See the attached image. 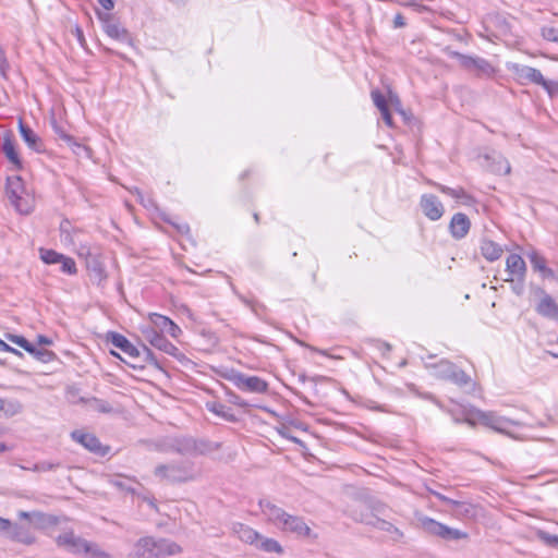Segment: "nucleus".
Masks as SVG:
<instances>
[{
	"mask_svg": "<svg viewBox=\"0 0 558 558\" xmlns=\"http://www.w3.org/2000/svg\"><path fill=\"white\" fill-rule=\"evenodd\" d=\"M150 320L151 323L157 327L159 328L162 332H165V330L167 329V327L169 325H171V319L166 317V316H162L160 314H153L150 316Z\"/></svg>",
	"mask_w": 558,
	"mask_h": 558,
	"instance_id": "nucleus-42",
	"label": "nucleus"
},
{
	"mask_svg": "<svg viewBox=\"0 0 558 558\" xmlns=\"http://www.w3.org/2000/svg\"><path fill=\"white\" fill-rule=\"evenodd\" d=\"M37 341L39 344H45V345L51 344V340L49 338H47L46 336H41V335L37 337Z\"/></svg>",
	"mask_w": 558,
	"mask_h": 558,
	"instance_id": "nucleus-63",
	"label": "nucleus"
},
{
	"mask_svg": "<svg viewBox=\"0 0 558 558\" xmlns=\"http://www.w3.org/2000/svg\"><path fill=\"white\" fill-rule=\"evenodd\" d=\"M8 62L4 58H1L0 59V72L2 74V76H5V71H7V68H8Z\"/></svg>",
	"mask_w": 558,
	"mask_h": 558,
	"instance_id": "nucleus-62",
	"label": "nucleus"
},
{
	"mask_svg": "<svg viewBox=\"0 0 558 558\" xmlns=\"http://www.w3.org/2000/svg\"><path fill=\"white\" fill-rule=\"evenodd\" d=\"M231 379L242 391L254 393H265L268 391V383L257 376H247L242 373H236Z\"/></svg>",
	"mask_w": 558,
	"mask_h": 558,
	"instance_id": "nucleus-9",
	"label": "nucleus"
},
{
	"mask_svg": "<svg viewBox=\"0 0 558 558\" xmlns=\"http://www.w3.org/2000/svg\"><path fill=\"white\" fill-rule=\"evenodd\" d=\"M40 258L46 264H59L63 259V254L53 250L40 248Z\"/></svg>",
	"mask_w": 558,
	"mask_h": 558,
	"instance_id": "nucleus-40",
	"label": "nucleus"
},
{
	"mask_svg": "<svg viewBox=\"0 0 558 558\" xmlns=\"http://www.w3.org/2000/svg\"><path fill=\"white\" fill-rule=\"evenodd\" d=\"M471 222L465 214L458 213L451 218L449 230L452 238L457 240L463 239L470 230Z\"/></svg>",
	"mask_w": 558,
	"mask_h": 558,
	"instance_id": "nucleus-17",
	"label": "nucleus"
},
{
	"mask_svg": "<svg viewBox=\"0 0 558 558\" xmlns=\"http://www.w3.org/2000/svg\"><path fill=\"white\" fill-rule=\"evenodd\" d=\"M255 546L266 553H283L282 546L279 544V542H277L274 538L263 537L262 535L260 539L257 542Z\"/></svg>",
	"mask_w": 558,
	"mask_h": 558,
	"instance_id": "nucleus-34",
	"label": "nucleus"
},
{
	"mask_svg": "<svg viewBox=\"0 0 558 558\" xmlns=\"http://www.w3.org/2000/svg\"><path fill=\"white\" fill-rule=\"evenodd\" d=\"M165 332H168L172 337H177L179 332H181L180 328L171 320V325L167 327Z\"/></svg>",
	"mask_w": 558,
	"mask_h": 558,
	"instance_id": "nucleus-58",
	"label": "nucleus"
},
{
	"mask_svg": "<svg viewBox=\"0 0 558 558\" xmlns=\"http://www.w3.org/2000/svg\"><path fill=\"white\" fill-rule=\"evenodd\" d=\"M52 128H53V131L54 133L61 138L63 140L65 143H68L69 145L73 144L74 143V138L66 134L63 129L61 126H59L57 124V122L53 120L52 121Z\"/></svg>",
	"mask_w": 558,
	"mask_h": 558,
	"instance_id": "nucleus-47",
	"label": "nucleus"
},
{
	"mask_svg": "<svg viewBox=\"0 0 558 558\" xmlns=\"http://www.w3.org/2000/svg\"><path fill=\"white\" fill-rule=\"evenodd\" d=\"M92 408L100 413H110L112 411V407L107 401L96 398L92 400Z\"/></svg>",
	"mask_w": 558,
	"mask_h": 558,
	"instance_id": "nucleus-46",
	"label": "nucleus"
},
{
	"mask_svg": "<svg viewBox=\"0 0 558 558\" xmlns=\"http://www.w3.org/2000/svg\"><path fill=\"white\" fill-rule=\"evenodd\" d=\"M542 36L546 40L558 43V25L542 27Z\"/></svg>",
	"mask_w": 558,
	"mask_h": 558,
	"instance_id": "nucleus-44",
	"label": "nucleus"
},
{
	"mask_svg": "<svg viewBox=\"0 0 558 558\" xmlns=\"http://www.w3.org/2000/svg\"><path fill=\"white\" fill-rule=\"evenodd\" d=\"M58 546L65 548L73 554H82L87 541L74 535L73 532H65L56 539Z\"/></svg>",
	"mask_w": 558,
	"mask_h": 558,
	"instance_id": "nucleus-16",
	"label": "nucleus"
},
{
	"mask_svg": "<svg viewBox=\"0 0 558 558\" xmlns=\"http://www.w3.org/2000/svg\"><path fill=\"white\" fill-rule=\"evenodd\" d=\"M12 527V522L9 519L0 517V533L8 534V531Z\"/></svg>",
	"mask_w": 558,
	"mask_h": 558,
	"instance_id": "nucleus-53",
	"label": "nucleus"
},
{
	"mask_svg": "<svg viewBox=\"0 0 558 558\" xmlns=\"http://www.w3.org/2000/svg\"><path fill=\"white\" fill-rule=\"evenodd\" d=\"M477 418L485 426L502 434H507V428L512 424V421L498 416L494 412L478 411Z\"/></svg>",
	"mask_w": 558,
	"mask_h": 558,
	"instance_id": "nucleus-13",
	"label": "nucleus"
},
{
	"mask_svg": "<svg viewBox=\"0 0 558 558\" xmlns=\"http://www.w3.org/2000/svg\"><path fill=\"white\" fill-rule=\"evenodd\" d=\"M181 553V547L166 538L155 539L153 546V558H165L167 556H173Z\"/></svg>",
	"mask_w": 558,
	"mask_h": 558,
	"instance_id": "nucleus-18",
	"label": "nucleus"
},
{
	"mask_svg": "<svg viewBox=\"0 0 558 558\" xmlns=\"http://www.w3.org/2000/svg\"><path fill=\"white\" fill-rule=\"evenodd\" d=\"M515 281H517V283L513 286V290L519 295L523 291V281H518V280H515Z\"/></svg>",
	"mask_w": 558,
	"mask_h": 558,
	"instance_id": "nucleus-64",
	"label": "nucleus"
},
{
	"mask_svg": "<svg viewBox=\"0 0 558 558\" xmlns=\"http://www.w3.org/2000/svg\"><path fill=\"white\" fill-rule=\"evenodd\" d=\"M441 192L449 194L451 197L460 201L464 205H470L473 202V198L462 189V187H446L439 186Z\"/></svg>",
	"mask_w": 558,
	"mask_h": 558,
	"instance_id": "nucleus-35",
	"label": "nucleus"
},
{
	"mask_svg": "<svg viewBox=\"0 0 558 558\" xmlns=\"http://www.w3.org/2000/svg\"><path fill=\"white\" fill-rule=\"evenodd\" d=\"M259 507L267 521L280 531L292 533L298 537L311 536L312 530L303 518L290 514L268 500H259Z\"/></svg>",
	"mask_w": 558,
	"mask_h": 558,
	"instance_id": "nucleus-1",
	"label": "nucleus"
},
{
	"mask_svg": "<svg viewBox=\"0 0 558 558\" xmlns=\"http://www.w3.org/2000/svg\"><path fill=\"white\" fill-rule=\"evenodd\" d=\"M420 207L423 214L432 221L439 220L445 213L444 205L433 194H423L420 199Z\"/></svg>",
	"mask_w": 558,
	"mask_h": 558,
	"instance_id": "nucleus-10",
	"label": "nucleus"
},
{
	"mask_svg": "<svg viewBox=\"0 0 558 558\" xmlns=\"http://www.w3.org/2000/svg\"><path fill=\"white\" fill-rule=\"evenodd\" d=\"M448 380L462 387V386H466L468 384H470L471 377L464 371L454 366Z\"/></svg>",
	"mask_w": 558,
	"mask_h": 558,
	"instance_id": "nucleus-38",
	"label": "nucleus"
},
{
	"mask_svg": "<svg viewBox=\"0 0 558 558\" xmlns=\"http://www.w3.org/2000/svg\"><path fill=\"white\" fill-rule=\"evenodd\" d=\"M166 221L171 223L182 234L189 233V231H190V227L185 222L175 223V222L171 221L170 219H166Z\"/></svg>",
	"mask_w": 558,
	"mask_h": 558,
	"instance_id": "nucleus-52",
	"label": "nucleus"
},
{
	"mask_svg": "<svg viewBox=\"0 0 558 558\" xmlns=\"http://www.w3.org/2000/svg\"><path fill=\"white\" fill-rule=\"evenodd\" d=\"M506 272L508 278L505 281H524L526 265L519 254H510L506 259Z\"/></svg>",
	"mask_w": 558,
	"mask_h": 558,
	"instance_id": "nucleus-11",
	"label": "nucleus"
},
{
	"mask_svg": "<svg viewBox=\"0 0 558 558\" xmlns=\"http://www.w3.org/2000/svg\"><path fill=\"white\" fill-rule=\"evenodd\" d=\"M542 87L548 93L550 97L558 95V82L544 80Z\"/></svg>",
	"mask_w": 558,
	"mask_h": 558,
	"instance_id": "nucleus-48",
	"label": "nucleus"
},
{
	"mask_svg": "<svg viewBox=\"0 0 558 558\" xmlns=\"http://www.w3.org/2000/svg\"><path fill=\"white\" fill-rule=\"evenodd\" d=\"M9 340L23 348L24 350H29L31 342L22 336L11 335Z\"/></svg>",
	"mask_w": 558,
	"mask_h": 558,
	"instance_id": "nucleus-49",
	"label": "nucleus"
},
{
	"mask_svg": "<svg viewBox=\"0 0 558 558\" xmlns=\"http://www.w3.org/2000/svg\"><path fill=\"white\" fill-rule=\"evenodd\" d=\"M206 407L210 412L228 422L236 421V416L232 413L231 409L221 402H208Z\"/></svg>",
	"mask_w": 558,
	"mask_h": 558,
	"instance_id": "nucleus-33",
	"label": "nucleus"
},
{
	"mask_svg": "<svg viewBox=\"0 0 558 558\" xmlns=\"http://www.w3.org/2000/svg\"><path fill=\"white\" fill-rule=\"evenodd\" d=\"M0 351H3V352H12L14 354H19L21 355V352L17 351L16 349L10 347L9 344H7L3 340L0 339Z\"/></svg>",
	"mask_w": 558,
	"mask_h": 558,
	"instance_id": "nucleus-57",
	"label": "nucleus"
},
{
	"mask_svg": "<svg viewBox=\"0 0 558 558\" xmlns=\"http://www.w3.org/2000/svg\"><path fill=\"white\" fill-rule=\"evenodd\" d=\"M380 113H381V117H383V120L385 121V123L389 128H392L393 126V121H392V116H391V112H390L389 108L385 109L384 111H380Z\"/></svg>",
	"mask_w": 558,
	"mask_h": 558,
	"instance_id": "nucleus-54",
	"label": "nucleus"
},
{
	"mask_svg": "<svg viewBox=\"0 0 558 558\" xmlns=\"http://www.w3.org/2000/svg\"><path fill=\"white\" fill-rule=\"evenodd\" d=\"M444 52L450 58L458 59L463 69L472 71L476 75H490L494 72L489 62L483 58L465 56L452 50L450 47H446Z\"/></svg>",
	"mask_w": 558,
	"mask_h": 558,
	"instance_id": "nucleus-6",
	"label": "nucleus"
},
{
	"mask_svg": "<svg viewBox=\"0 0 558 558\" xmlns=\"http://www.w3.org/2000/svg\"><path fill=\"white\" fill-rule=\"evenodd\" d=\"M97 15L102 23L105 33L112 39L121 43L132 44V37L126 28L119 21L114 20L110 14L97 11Z\"/></svg>",
	"mask_w": 558,
	"mask_h": 558,
	"instance_id": "nucleus-7",
	"label": "nucleus"
},
{
	"mask_svg": "<svg viewBox=\"0 0 558 558\" xmlns=\"http://www.w3.org/2000/svg\"><path fill=\"white\" fill-rule=\"evenodd\" d=\"M481 253L489 262H495L502 255V247L492 240L484 239L481 242Z\"/></svg>",
	"mask_w": 558,
	"mask_h": 558,
	"instance_id": "nucleus-28",
	"label": "nucleus"
},
{
	"mask_svg": "<svg viewBox=\"0 0 558 558\" xmlns=\"http://www.w3.org/2000/svg\"><path fill=\"white\" fill-rule=\"evenodd\" d=\"M5 194L20 214L27 215L33 210L34 196L23 177H7Z\"/></svg>",
	"mask_w": 558,
	"mask_h": 558,
	"instance_id": "nucleus-3",
	"label": "nucleus"
},
{
	"mask_svg": "<svg viewBox=\"0 0 558 558\" xmlns=\"http://www.w3.org/2000/svg\"><path fill=\"white\" fill-rule=\"evenodd\" d=\"M153 537H143L134 545L133 555L138 558H153Z\"/></svg>",
	"mask_w": 558,
	"mask_h": 558,
	"instance_id": "nucleus-30",
	"label": "nucleus"
},
{
	"mask_svg": "<svg viewBox=\"0 0 558 558\" xmlns=\"http://www.w3.org/2000/svg\"><path fill=\"white\" fill-rule=\"evenodd\" d=\"M98 2L107 11H110L114 8L113 0H98Z\"/></svg>",
	"mask_w": 558,
	"mask_h": 558,
	"instance_id": "nucleus-59",
	"label": "nucleus"
},
{
	"mask_svg": "<svg viewBox=\"0 0 558 558\" xmlns=\"http://www.w3.org/2000/svg\"><path fill=\"white\" fill-rule=\"evenodd\" d=\"M33 523L38 527H45L57 523V518L53 515L45 514L39 511H34Z\"/></svg>",
	"mask_w": 558,
	"mask_h": 558,
	"instance_id": "nucleus-39",
	"label": "nucleus"
},
{
	"mask_svg": "<svg viewBox=\"0 0 558 558\" xmlns=\"http://www.w3.org/2000/svg\"><path fill=\"white\" fill-rule=\"evenodd\" d=\"M154 475L161 482L177 484L196 480L199 476V471L195 468L194 462L183 460L158 464L154 470Z\"/></svg>",
	"mask_w": 558,
	"mask_h": 558,
	"instance_id": "nucleus-2",
	"label": "nucleus"
},
{
	"mask_svg": "<svg viewBox=\"0 0 558 558\" xmlns=\"http://www.w3.org/2000/svg\"><path fill=\"white\" fill-rule=\"evenodd\" d=\"M112 484L120 488V489H125V490H130V492H133V489L129 488L125 486V484L122 482V481H119V480H116V481H112Z\"/></svg>",
	"mask_w": 558,
	"mask_h": 558,
	"instance_id": "nucleus-61",
	"label": "nucleus"
},
{
	"mask_svg": "<svg viewBox=\"0 0 558 558\" xmlns=\"http://www.w3.org/2000/svg\"><path fill=\"white\" fill-rule=\"evenodd\" d=\"M366 524L372 525L380 531L391 534L392 539L396 542L400 541L403 537L402 531H400L392 523H390L384 519L374 518L372 520L366 521Z\"/></svg>",
	"mask_w": 558,
	"mask_h": 558,
	"instance_id": "nucleus-27",
	"label": "nucleus"
},
{
	"mask_svg": "<svg viewBox=\"0 0 558 558\" xmlns=\"http://www.w3.org/2000/svg\"><path fill=\"white\" fill-rule=\"evenodd\" d=\"M536 312L544 317L558 322V305L549 294L544 293L536 306Z\"/></svg>",
	"mask_w": 558,
	"mask_h": 558,
	"instance_id": "nucleus-22",
	"label": "nucleus"
},
{
	"mask_svg": "<svg viewBox=\"0 0 558 558\" xmlns=\"http://www.w3.org/2000/svg\"><path fill=\"white\" fill-rule=\"evenodd\" d=\"M23 411V404L17 399H3L0 402V413L5 417H13Z\"/></svg>",
	"mask_w": 558,
	"mask_h": 558,
	"instance_id": "nucleus-29",
	"label": "nucleus"
},
{
	"mask_svg": "<svg viewBox=\"0 0 558 558\" xmlns=\"http://www.w3.org/2000/svg\"><path fill=\"white\" fill-rule=\"evenodd\" d=\"M458 509L461 514L470 515L473 514L474 507L471 504L462 502Z\"/></svg>",
	"mask_w": 558,
	"mask_h": 558,
	"instance_id": "nucleus-55",
	"label": "nucleus"
},
{
	"mask_svg": "<svg viewBox=\"0 0 558 558\" xmlns=\"http://www.w3.org/2000/svg\"><path fill=\"white\" fill-rule=\"evenodd\" d=\"M194 448L195 439L190 437H177L170 440L166 450L174 451L180 454H193Z\"/></svg>",
	"mask_w": 558,
	"mask_h": 558,
	"instance_id": "nucleus-23",
	"label": "nucleus"
},
{
	"mask_svg": "<svg viewBox=\"0 0 558 558\" xmlns=\"http://www.w3.org/2000/svg\"><path fill=\"white\" fill-rule=\"evenodd\" d=\"M478 163L483 169L495 174H509L511 171L509 161L496 150L478 156Z\"/></svg>",
	"mask_w": 558,
	"mask_h": 558,
	"instance_id": "nucleus-8",
	"label": "nucleus"
},
{
	"mask_svg": "<svg viewBox=\"0 0 558 558\" xmlns=\"http://www.w3.org/2000/svg\"><path fill=\"white\" fill-rule=\"evenodd\" d=\"M87 269L89 270L92 279L98 284L102 283L107 279L105 266L99 259L92 258L88 260Z\"/></svg>",
	"mask_w": 558,
	"mask_h": 558,
	"instance_id": "nucleus-32",
	"label": "nucleus"
},
{
	"mask_svg": "<svg viewBox=\"0 0 558 558\" xmlns=\"http://www.w3.org/2000/svg\"><path fill=\"white\" fill-rule=\"evenodd\" d=\"M36 357L41 362H49L54 357V353L46 349H39Z\"/></svg>",
	"mask_w": 558,
	"mask_h": 558,
	"instance_id": "nucleus-51",
	"label": "nucleus"
},
{
	"mask_svg": "<svg viewBox=\"0 0 558 558\" xmlns=\"http://www.w3.org/2000/svg\"><path fill=\"white\" fill-rule=\"evenodd\" d=\"M58 464L51 463V462H39L36 463L33 468V471L35 472H48L53 469H56Z\"/></svg>",
	"mask_w": 558,
	"mask_h": 558,
	"instance_id": "nucleus-50",
	"label": "nucleus"
},
{
	"mask_svg": "<svg viewBox=\"0 0 558 558\" xmlns=\"http://www.w3.org/2000/svg\"><path fill=\"white\" fill-rule=\"evenodd\" d=\"M232 533L240 541L250 545H256L257 542L260 539V534L258 532L240 522L232 524Z\"/></svg>",
	"mask_w": 558,
	"mask_h": 558,
	"instance_id": "nucleus-21",
	"label": "nucleus"
},
{
	"mask_svg": "<svg viewBox=\"0 0 558 558\" xmlns=\"http://www.w3.org/2000/svg\"><path fill=\"white\" fill-rule=\"evenodd\" d=\"M513 73L520 81H529L536 85H541L544 83V76L539 70L522 64H514L512 66Z\"/></svg>",
	"mask_w": 558,
	"mask_h": 558,
	"instance_id": "nucleus-19",
	"label": "nucleus"
},
{
	"mask_svg": "<svg viewBox=\"0 0 558 558\" xmlns=\"http://www.w3.org/2000/svg\"><path fill=\"white\" fill-rule=\"evenodd\" d=\"M7 536L24 545H32L35 542V537L24 526L12 522V527L8 531Z\"/></svg>",
	"mask_w": 558,
	"mask_h": 558,
	"instance_id": "nucleus-25",
	"label": "nucleus"
},
{
	"mask_svg": "<svg viewBox=\"0 0 558 558\" xmlns=\"http://www.w3.org/2000/svg\"><path fill=\"white\" fill-rule=\"evenodd\" d=\"M537 536L545 545L558 549V535H553L545 531H538Z\"/></svg>",
	"mask_w": 558,
	"mask_h": 558,
	"instance_id": "nucleus-41",
	"label": "nucleus"
},
{
	"mask_svg": "<svg viewBox=\"0 0 558 558\" xmlns=\"http://www.w3.org/2000/svg\"><path fill=\"white\" fill-rule=\"evenodd\" d=\"M1 149L7 159L12 163V170H23V165L19 155L17 146L11 134L4 135Z\"/></svg>",
	"mask_w": 558,
	"mask_h": 558,
	"instance_id": "nucleus-15",
	"label": "nucleus"
},
{
	"mask_svg": "<svg viewBox=\"0 0 558 558\" xmlns=\"http://www.w3.org/2000/svg\"><path fill=\"white\" fill-rule=\"evenodd\" d=\"M19 131L23 141L31 149L37 153L44 149L41 138L28 125L24 124L22 119L19 120Z\"/></svg>",
	"mask_w": 558,
	"mask_h": 558,
	"instance_id": "nucleus-20",
	"label": "nucleus"
},
{
	"mask_svg": "<svg viewBox=\"0 0 558 558\" xmlns=\"http://www.w3.org/2000/svg\"><path fill=\"white\" fill-rule=\"evenodd\" d=\"M145 339L156 349L175 356L178 353V348L171 343L162 333L158 332L154 328H148L144 331Z\"/></svg>",
	"mask_w": 558,
	"mask_h": 558,
	"instance_id": "nucleus-12",
	"label": "nucleus"
},
{
	"mask_svg": "<svg viewBox=\"0 0 558 558\" xmlns=\"http://www.w3.org/2000/svg\"><path fill=\"white\" fill-rule=\"evenodd\" d=\"M418 522L425 533L444 541H459L469 537L466 532L450 527L426 515L420 517Z\"/></svg>",
	"mask_w": 558,
	"mask_h": 558,
	"instance_id": "nucleus-4",
	"label": "nucleus"
},
{
	"mask_svg": "<svg viewBox=\"0 0 558 558\" xmlns=\"http://www.w3.org/2000/svg\"><path fill=\"white\" fill-rule=\"evenodd\" d=\"M89 558H111L109 554L104 551L97 544L87 541L83 553Z\"/></svg>",
	"mask_w": 558,
	"mask_h": 558,
	"instance_id": "nucleus-37",
	"label": "nucleus"
},
{
	"mask_svg": "<svg viewBox=\"0 0 558 558\" xmlns=\"http://www.w3.org/2000/svg\"><path fill=\"white\" fill-rule=\"evenodd\" d=\"M527 256H529L530 263L532 265V268L535 271H538L543 278H549V279L555 278V274H554L553 269H550L546 266V259L541 254L533 251Z\"/></svg>",
	"mask_w": 558,
	"mask_h": 558,
	"instance_id": "nucleus-26",
	"label": "nucleus"
},
{
	"mask_svg": "<svg viewBox=\"0 0 558 558\" xmlns=\"http://www.w3.org/2000/svg\"><path fill=\"white\" fill-rule=\"evenodd\" d=\"M393 26L400 28L405 26V20L401 13H397L393 17Z\"/></svg>",
	"mask_w": 558,
	"mask_h": 558,
	"instance_id": "nucleus-56",
	"label": "nucleus"
},
{
	"mask_svg": "<svg viewBox=\"0 0 558 558\" xmlns=\"http://www.w3.org/2000/svg\"><path fill=\"white\" fill-rule=\"evenodd\" d=\"M418 522L425 533L444 541H459L469 537L466 532L450 527L426 515L420 517Z\"/></svg>",
	"mask_w": 558,
	"mask_h": 558,
	"instance_id": "nucleus-5",
	"label": "nucleus"
},
{
	"mask_svg": "<svg viewBox=\"0 0 558 558\" xmlns=\"http://www.w3.org/2000/svg\"><path fill=\"white\" fill-rule=\"evenodd\" d=\"M108 339L111 343L122 350L125 354L131 357H137L140 352L138 350L122 335L117 332H111L108 336Z\"/></svg>",
	"mask_w": 558,
	"mask_h": 558,
	"instance_id": "nucleus-24",
	"label": "nucleus"
},
{
	"mask_svg": "<svg viewBox=\"0 0 558 558\" xmlns=\"http://www.w3.org/2000/svg\"><path fill=\"white\" fill-rule=\"evenodd\" d=\"M454 366L456 365L453 363H451L447 360H441L437 364L428 365V367L432 371V375L434 377L439 378V379H445V380L449 379L450 374H451L452 369L454 368Z\"/></svg>",
	"mask_w": 558,
	"mask_h": 558,
	"instance_id": "nucleus-31",
	"label": "nucleus"
},
{
	"mask_svg": "<svg viewBox=\"0 0 558 558\" xmlns=\"http://www.w3.org/2000/svg\"><path fill=\"white\" fill-rule=\"evenodd\" d=\"M219 448L220 445L217 442L195 440V448L193 449V454H208L213 451L218 450Z\"/></svg>",
	"mask_w": 558,
	"mask_h": 558,
	"instance_id": "nucleus-36",
	"label": "nucleus"
},
{
	"mask_svg": "<svg viewBox=\"0 0 558 558\" xmlns=\"http://www.w3.org/2000/svg\"><path fill=\"white\" fill-rule=\"evenodd\" d=\"M73 440L81 444L83 447L88 449L90 452L98 453L105 456L107 453V449H104L99 439L89 433H84L82 430H74L71 434Z\"/></svg>",
	"mask_w": 558,
	"mask_h": 558,
	"instance_id": "nucleus-14",
	"label": "nucleus"
},
{
	"mask_svg": "<svg viewBox=\"0 0 558 558\" xmlns=\"http://www.w3.org/2000/svg\"><path fill=\"white\" fill-rule=\"evenodd\" d=\"M372 99L379 111L389 108L385 96L377 89L372 92Z\"/></svg>",
	"mask_w": 558,
	"mask_h": 558,
	"instance_id": "nucleus-45",
	"label": "nucleus"
},
{
	"mask_svg": "<svg viewBox=\"0 0 558 558\" xmlns=\"http://www.w3.org/2000/svg\"><path fill=\"white\" fill-rule=\"evenodd\" d=\"M33 514L34 512L20 511L17 515L20 519L28 520L32 522L34 518Z\"/></svg>",
	"mask_w": 558,
	"mask_h": 558,
	"instance_id": "nucleus-60",
	"label": "nucleus"
},
{
	"mask_svg": "<svg viewBox=\"0 0 558 558\" xmlns=\"http://www.w3.org/2000/svg\"><path fill=\"white\" fill-rule=\"evenodd\" d=\"M59 264H61V270L64 274L75 275L77 272L75 262L71 257H66L63 255V259L60 260Z\"/></svg>",
	"mask_w": 558,
	"mask_h": 558,
	"instance_id": "nucleus-43",
	"label": "nucleus"
}]
</instances>
